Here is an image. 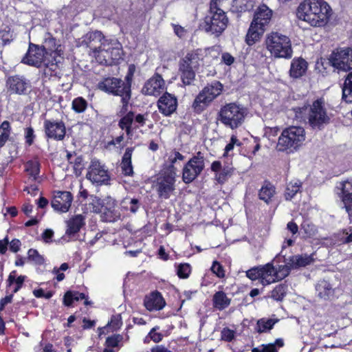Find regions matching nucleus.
Masks as SVG:
<instances>
[{
	"label": "nucleus",
	"instance_id": "473e14b6",
	"mask_svg": "<svg viewBox=\"0 0 352 352\" xmlns=\"http://www.w3.org/2000/svg\"><path fill=\"white\" fill-rule=\"evenodd\" d=\"M212 300L214 307L219 310H222L228 307L231 301L226 294L221 291L217 292L214 294Z\"/></svg>",
	"mask_w": 352,
	"mask_h": 352
},
{
	"label": "nucleus",
	"instance_id": "bb28decb",
	"mask_svg": "<svg viewBox=\"0 0 352 352\" xmlns=\"http://www.w3.org/2000/svg\"><path fill=\"white\" fill-rule=\"evenodd\" d=\"M265 32V28L252 22L245 36V42L248 45H252L260 40Z\"/></svg>",
	"mask_w": 352,
	"mask_h": 352
},
{
	"label": "nucleus",
	"instance_id": "f3484780",
	"mask_svg": "<svg viewBox=\"0 0 352 352\" xmlns=\"http://www.w3.org/2000/svg\"><path fill=\"white\" fill-rule=\"evenodd\" d=\"M315 288L317 296L322 300H331L335 295L336 285L333 279H320L317 282Z\"/></svg>",
	"mask_w": 352,
	"mask_h": 352
},
{
	"label": "nucleus",
	"instance_id": "e2e57ef3",
	"mask_svg": "<svg viewBox=\"0 0 352 352\" xmlns=\"http://www.w3.org/2000/svg\"><path fill=\"white\" fill-rule=\"evenodd\" d=\"M221 58L222 61L227 65H232L234 61V58L229 53H223Z\"/></svg>",
	"mask_w": 352,
	"mask_h": 352
},
{
	"label": "nucleus",
	"instance_id": "de8ad7c7",
	"mask_svg": "<svg viewBox=\"0 0 352 352\" xmlns=\"http://www.w3.org/2000/svg\"><path fill=\"white\" fill-rule=\"evenodd\" d=\"M261 267H255L246 272V276L252 280L261 279Z\"/></svg>",
	"mask_w": 352,
	"mask_h": 352
},
{
	"label": "nucleus",
	"instance_id": "b1692460",
	"mask_svg": "<svg viewBox=\"0 0 352 352\" xmlns=\"http://www.w3.org/2000/svg\"><path fill=\"white\" fill-rule=\"evenodd\" d=\"M272 15V11L267 6L262 5L257 8L252 22L265 28L270 23Z\"/></svg>",
	"mask_w": 352,
	"mask_h": 352
},
{
	"label": "nucleus",
	"instance_id": "0e129e2a",
	"mask_svg": "<svg viewBox=\"0 0 352 352\" xmlns=\"http://www.w3.org/2000/svg\"><path fill=\"white\" fill-rule=\"evenodd\" d=\"M34 131L32 128H28L25 134L26 142L31 145L33 142Z\"/></svg>",
	"mask_w": 352,
	"mask_h": 352
},
{
	"label": "nucleus",
	"instance_id": "72a5a7b5",
	"mask_svg": "<svg viewBox=\"0 0 352 352\" xmlns=\"http://www.w3.org/2000/svg\"><path fill=\"white\" fill-rule=\"evenodd\" d=\"M342 99L346 102H352V72L347 75L344 82L342 87Z\"/></svg>",
	"mask_w": 352,
	"mask_h": 352
},
{
	"label": "nucleus",
	"instance_id": "6e6552de",
	"mask_svg": "<svg viewBox=\"0 0 352 352\" xmlns=\"http://www.w3.org/2000/svg\"><path fill=\"white\" fill-rule=\"evenodd\" d=\"M219 116L223 124L234 129L243 123L245 111L235 103H230L221 109Z\"/></svg>",
	"mask_w": 352,
	"mask_h": 352
},
{
	"label": "nucleus",
	"instance_id": "5701e85b",
	"mask_svg": "<svg viewBox=\"0 0 352 352\" xmlns=\"http://www.w3.org/2000/svg\"><path fill=\"white\" fill-rule=\"evenodd\" d=\"M342 202L349 219L352 218V179L340 183Z\"/></svg>",
	"mask_w": 352,
	"mask_h": 352
},
{
	"label": "nucleus",
	"instance_id": "4c0bfd02",
	"mask_svg": "<svg viewBox=\"0 0 352 352\" xmlns=\"http://www.w3.org/2000/svg\"><path fill=\"white\" fill-rule=\"evenodd\" d=\"M301 183L298 181L290 182L285 190V197L287 200H291L295 195L300 190Z\"/></svg>",
	"mask_w": 352,
	"mask_h": 352
},
{
	"label": "nucleus",
	"instance_id": "79ce46f5",
	"mask_svg": "<svg viewBox=\"0 0 352 352\" xmlns=\"http://www.w3.org/2000/svg\"><path fill=\"white\" fill-rule=\"evenodd\" d=\"M286 264L285 265H280L278 269H276V276L277 278V281L283 279L286 276H287L290 272L291 269H294L288 264V261H285Z\"/></svg>",
	"mask_w": 352,
	"mask_h": 352
},
{
	"label": "nucleus",
	"instance_id": "2f4dec72",
	"mask_svg": "<svg viewBox=\"0 0 352 352\" xmlns=\"http://www.w3.org/2000/svg\"><path fill=\"white\" fill-rule=\"evenodd\" d=\"M133 149L131 148H127L122 157L121 163V168L122 173L125 175L131 176L133 173V166L131 164V155Z\"/></svg>",
	"mask_w": 352,
	"mask_h": 352
},
{
	"label": "nucleus",
	"instance_id": "cd10ccee",
	"mask_svg": "<svg viewBox=\"0 0 352 352\" xmlns=\"http://www.w3.org/2000/svg\"><path fill=\"white\" fill-rule=\"evenodd\" d=\"M261 280L263 285H269L270 283L277 281L276 276V269L272 263H267L261 267Z\"/></svg>",
	"mask_w": 352,
	"mask_h": 352
},
{
	"label": "nucleus",
	"instance_id": "aec40b11",
	"mask_svg": "<svg viewBox=\"0 0 352 352\" xmlns=\"http://www.w3.org/2000/svg\"><path fill=\"white\" fill-rule=\"evenodd\" d=\"M44 127L46 135L56 140H62L65 135V126L63 122L45 120Z\"/></svg>",
	"mask_w": 352,
	"mask_h": 352
},
{
	"label": "nucleus",
	"instance_id": "8fccbe9b",
	"mask_svg": "<svg viewBox=\"0 0 352 352\" xmlns=\"http://www.w3.org/2000/svg\"><path fill=\"white\" fill-rule=\"evenodd\" d=\"M0 38L4 44L9 43L12 41V34L10 32V30L8 27H6L4 30H0Z\"/></svg>",
	"mask_w": 352,
	"mask_h": 352
},
{
	"label": "nucleus",
	"instance_id": "69168bd1",
	"mask_svg": "<svg viewBox=\"0 0 352 352\" xmlns=\"http://www.w3.org/2000/svg\"><path fill=\"white\" fill-rule=\"evenodd\" d=\"M8 243L9 241L7 237L3 240H0V254H3L6 253Z\"/></svg>",
	"mask_w": 352,
	"mask_h": 352
},
{
	"label": "nucleus",
	"instance_id": "49530a36",
	"mask_svg": "<svg viewBox=\"0 0 352 352\" xmlns=\"http://www.w3.org/2000/svg\"><path fill=\"white\" fill-rule=\"evenodd\" d=\"M190 272V266L187 263L180 264L177 268V275L179 278H186Z\"/></svg>",
	"mask_w": 352,
	"mask_h": 352
},
{
	"label": "nucleus",
	"instance_id": "f257e3e1",
	"mask_svg": "<svg viewBox=\"0 0 352 352\" xmlns=\"http://www.w3.org/2000/svg\"><path fill=\"white\" fill-rule=\"evenodd\" d=\"M297 17L313 27H323L329 21L331 8L324 0H305L298 7Z\"/></svg>",
	"mask_w": 352,
	"mask_h": 352
},
{
	"label": "nucleus",
	"instance_id": "c85d7f7f",
	"mask_svg": "<svg viewBox=\"0 0 352 352\" xmlns=\"http://www.w3.org/2000/svg\"><path fill=\"white\" fill-rule=\"evenodd\" d=\"M90 199L91 201L89 203V205L92 206V211L95 213H102L106 216L105 219L107 221H111V218L112 216L111 214L112 212L106 207L104 208L102 201L99 197L94 195H91Z\"/></svg>",
	"mask_w": 352,
	"mask_h": 352
},
{
	"label": "nucleus",
	"instance_id": "a18cd8bd",
	"mask_svg": "<svg viewBox=\"0 0 352 352\" xmlns=\"http://www.w3.org/2000/svg\"><path fill=\"white\" fill-rule=\"evenodd\" d=\"M87 105V101L81 97L74 99L72 102V108L77 113L83 112L86 109Z\"/></svg>",
	"mask_w": 352,
	"mask_h": 352
},
{
	"label": "nucleus",
	"instance_id": "c03bdc74",
	"mask_svg": "<svg viewBox=\"0 0 352 352\" xmlns=\"http://www.w3.org/2000/svg\"><path fill=\"white\" fill-rule=\"evenodd\" d=\"M287 286L285 285H278L272 292V298L276 300H281L286 294Z\"/></svg>",
	"mask_w": 352,
	"mask_h": 352
},
{
	"label": "nucleus",
	"instance_id": "680f3d73",
	"mask_svg": "<svg viewBox=\"0 0 352 352\" xmlns=\"http://www.w3.org/2000/svg\"><path fill=\"white\" fill-rule=\"evenodd\" d=\"M130 207L129 210L135 213L140 207L139 201L137 199H131L129 201Z\"/></svg>",
	"mask_w": 352,
	"mask_h": 352
},
{
	"label": "nucleus",
	"instance_id": "423d86ee",
	"mask_svg": "<svg viewBox=\"0 0 352 352\" xmlns=\"http://www.w3.org/2000/svg\"><path fill=\"white\" fill-rule=\"evenodd\" d=\"M47 44H54V38H46L41 46L30 43L25 56L22 59V63L36 67H41L43 62L46 61L45 55H47V51L53 50L50 46L47 47Z\"/></svg>",
	"mask_w": 352,
	"mask_h": 352
},
{
	"label": "nucleus",
	"instance_id": "58836bf2",
	"mask_svg": "<svg viewBox=\"0 0 352 352\" xmlns=\"http://www.w3.org/2000/svg\"><path fill=\"white\" fill-rule=\"evenodd\" d=\"M274 192V188L271 184H267L262 187V188L260 190L258 194L259 198L268 204L271 198L273 197Z\"/></svg>",
	"mask_w": 352,
	"mask_h": 352
},
{
	"label": "nucleus",
	"instance_id": "6ab92c4d",
	"mask_svg": "<svg viewBox=\"0 0 352 352\" xmlns=\"http://www.w3.org/2000/svg\"><path fill=\"white\" fill-rule=\"evenodd\" d=\"M164 80L159 74H155L144 84L142 93L148 96H157L164 89Z\"/></svg>",
	"mask_w": 352,
	"mask_h": 352
},
{
	"label": "nucleus",
	"instance_id": "4d7b16f0",
	"mask_svg": "<svg viewBox=\"0 0 352 352\" xmlns=\"http://www.w3.org/2000/svg\"><path fill=\"white\" fill-rule=\"evenodd\" d=\"M158 329V327H154L153 328L151 331L148 333V336L151 338V340H153L155 342H159L162 340L163 336L156 332V329Z\"/></svg>",
	"mask_w": 352,
	"mask_h": 352
},
{
	"label": "nucleus",
	"instance_id": "a878e982",
	"mask_svg": "<svg viewBox=\"0 0 352 352\" xmlns=\"http://www.w3.org/2000/svg\"><path fill=\"white\" fill-rule=\"evenodd\" d=\"M307 69V63L302 58H294L291 63L289 76L293 78L302 76Z\"/></svg>",
	"mask_w": 352,
	"mask_h": 352
},
{
	"label": "nucleus",
	"instance_id": "0eeeda50",
	"mask_svg": "<svg viewBox=\"0 0 352 352\" xmlns=\"http://www.w3.org/2000/svg\"><path fill=\"white\" fill-rule=\"evenodd\" d=\"M199 57L195 52H188L179 62V73L185 85H190L195 78V69L199 67Z\"/></svg>",
	"mask_w": 352,
	"mask_h": 352
},
{
	"label": "nucleus",
	"instance_id": "20e7f679",
	"mask_svg": "<svg viewBox=\"0 0 352 352\" xmlns=\"http://www.w3.org/2000/svg\"><path fill=\"white\" fill-rule=\"evenodd\" d=\"M305 140V131L300 126H290L284 129L278 138L277 147L279 151L296 150Z\"/></svg>",
	"mask_w": 352,
	"mask_h": 352
},
{
	"label": "nucleus",
	"instance_id": "c756f323",
	"mask_svg": "<svg viewBox=\"0 0 352 352\" xmlns=\"http://www.w3.org/2000/svg\"><path fill=\"white\" fill-rule=\"evenodd\" d=\"M84 224V217L82 215L78 214L74 216L67 221V229L66 234L69 236L76 234Z\"/></svg>",
	"mask_w": 352,
	"mask_h": 352
},
{
	"label": "nucleus",
	"instance_id": "774afa93",
	"mask_svg": "<svg viewBox=\"0 0 352 352\" xmlns=\"http://www.w3.org/2000/svg\"><path fill=\"white\" fill-rule=\"evenodd\" d=\"M276 347L274 344H269L262 345L261 352H276Z\"/></svg>",
	"mask_w": 352,
	"mask_h": 352
},
{
	"label": "nucleus",
	"instance_id": "1a4fd4ad",
	"mask_svg": "<svg viewBox=\"0 0 352 352\" xmlns=\"http://www.w3.org/2000/svg\"><path fill=\"white\" fill-rule=\"evenodd\" d=\"M223 86L214 81L206 86L197 96L192 108L197 112L202 111L214 98L219 96L222 91Z\"/></svg>",
	"mask_w": 352,
	"mask_h": 352
},
{
	"label": "nucleus",
	"instance_id": "bf43d9fd",
	"mask_svg": "<svg viewBox=\"0 0 352 352\" xmlns=\"http://www.w3.org/2000/svg\"><path fill=\"white\" fill-rule=\"evenodd\" d=\"M10 250L13 252H17L20 250L21 245V241L19 239H14L8 243Z\"/></svg>",
	"mask_w": 352,
	"mask_h": 352
},
{
	"label": "nucleus",
	"instance_id": "7ed1b4c3",
	"mask_svg": "<svg viewBox=\"0 0 352 352\" xmlns=\"http://www.w3.org/2000/svg\"><path fill=\"white\" fill-rule=\"evenodd\" d=\"M265 44L267 49L276 58H290L293 51L288 36L278 32H272L267 35Z\"/></svg>",
	"mask_w": 352,
	"mask_h": 352
},
{
	"label": "nucleus",
	"instance_id": "f704fd0d",
	"mask_svg": "<svg viewBox=\"0 0 352 352\" xmlns=\"http://www.w3.org/2000/svg\"><path fill=\"white\" fill-rule=\"evenodd\" d=\"M133 72L130 68L126 76L124 78V80H121L122 90L126 93L124 95V100H130L131 97V82L133 80Z\"/></svg>",
	"mask_w": 352,
	"mask_h": 352
},
{
	"label": "nucleus",
	"instance_id": "e433bc0d",
	"mask_svg": "<svg viewBox=\"0 0 352 352\" xmlns=\"http://www.w3.org/2000/svg\"><path fill=\"white\" fill-rule=\"evenodd\" d=\"M85 298L83 293L68 291L64 295L63 302L66 306H70L74 300L78 301Z\"/></svg>",
	"mask_w": 352,
	"mask_h": 352
},
{
	"label": "nucleus",
	"instance_id": "f8f14e48",
	"mask_svg": "<svg viewBox=\"0 0 352 352\" xmlns=\"http://www.w3.org/2000/svg\"><path fill=\"white\" fill-rule=\"evenodd\" d=\"M204 159L201 152L192 157L183 168L182 179L186 184L192 182L204 170Z\"/></svg>",
	"mask_w": 352,
	"mask_h": 352
},
{
	"label": "nucleus",
	"instance_id": "37998d69",
	"mask_svg": "<svg viewBox=\"0 0 352 352\" xmlns=\"http://www.w3.org/2000/svg\"><path fill=\"white\" fill-rule=\"evenodd\" d=\"M25 170L28 173V174L34 178V179H36L39 173V164L36 162L30 161L27 162L25 165Z\"/></svg>",
	"mask_w": 352,
	"mask_h": 352
},
{
	"label": "nucleus",
	"instance_id": "a19ab883",
	"mask_svg": "<svg viewBox=\"0 0 352 352\" xmlns=\"http://www.w3.org/2000/svg\"><path fill=\"white\" fill-rule=\"evenodd\" d=\"M28 258L29 261H32L35 265H43L45 259L35 249H30L28 252Z\"/></svg>",
	"mask_w": 352,
	"mask_h": 352
},
{
	"label": "nucleus",
	"instance_id": "603ef678",
	"mask_svg": "<svg viewBox=\"0 0 352 352\" xmlns=\"http://www.w3.org/2000/svg\"><path fill=\"white\" fill-rule=\"evenodd\" d=\"M340 242L341 243H349L352 242V227L343 231L342 235L340 239Z\"/></svg>",
	"mask_w": 352,
	"mask_h": 352
},
{
	"label": "nucleus",
	"instance_id": "4468645a",
	"mask_svg": "<svg viewBox=\"0 0 352 352\" xmlns=\"http://www.w3.org/2000/svg\"><path fill=\"white\" fill-rule=\"evenodd\" d=\"M86 177L93 184L97 185L105 184L109 179L107 170L96 160L91 161Z\"/></svg>",
	"mask_w": 352,
	"mask_h": 352
},
{
	"label": "nucleus",
	"instance_id": "4be33fe9",
	"mask_svg": "<svg viewBox=\"0 0 352 352\" xmlns=\"http://www.w3.org/2000/svg\"><path fill=\"white\" fill-rule=\"evenodd\" d=\"M107 41L100 31H94L87 33L83 40L87 46L93 51L95 58L99 53L101 43Z\"/></svg>",
	"mask_w": 352,
	"mask_h": 352
},
{
	"label": "nucleus",
	"instance_id": "9d476101",
	"mask_svg": "<svg viewBox=\"0 0 352 352\" xmlns=\"http://www.w3.org/2000/svg\"><path fill=\"white\" fill-rule=\"evenodd\" d=\"M122 51L120 43L116 41L109 43L104 41L100 45L99 53L96 58L101 63H111L110 60L116 61L122 58Z\"/></svg>",
	"mask_w": 352,
	"mask_h": 352
},
{
	"label": "nucleus",
	"instance_id": "39448f33",
	"mask_svg": "<svg viewBox=\"0 0 352 352\" xmlns=\"http://www.w3.org/2000/svg\"><path fill=\"white\" fill-rule=\"evenodd\" d=\"M228 22V19L223 10H209L201 26L206 32L218 36L225 30Z\"/></svg>",
	"mask_w": 352,
	"mask_h": 352
},
{
	"label": "nucleus",
	"instance_id": "3c124183",
	"mask_svg": "<svg viewBox=\"0 0 352 352\" xmlns=\"http://www.w3.org/2000/svg\"><path fill=\"white\" fill-rule=\"evenodd\" d=\"M122 340V337L120 335H114L111 337H108L106 340V345L108 347L115 348L118 346V343Z\"/></svg>",
	"mask_w": 352,
	"mask_h": 352
},
{
	"label": "nucleus",
	"instance_id": "ddd939ff",
	"mask_svg": "<svg viewBox=\"0 0 352 352\" xmlns=\"http://www.w3.org/2000/svg\"><path fill=\"white\" fill-rule=\"evenodd\" d=\"M121 79L118 78H107L104 79L102 82L98 84V88L107 92L109 94H111L114 96H118L121 97V101L122 103V111H126L127 110V106L129 100H124L125 99L124 91L122 90V85Z\"/></svg>",
	"mask_w": 352,
	"mask_h": 352
},
{
	"label": "nucleus",
	"instance_id": "c9c22d12",
	"mask_svg": "<svg viewBox=\"0 0 352 352\" xmlns=\"http://www.w3.org/2000/svg\"><path fill=\"white\" fill-rule=\"evenodd\" d=\"M277 322H278V319L261 318L258 320L256 323L257 331L258 333H263L266 331L270 330Z\"/></svg>",
	"mask_w": 352,
	"mask_h": 352
},
{
	"label": "nucleus",
	"instance_id": "5fc2aeb1",
	"mask_svg": "<svg viewBox=\"0 0 352 352\" xmlns=\"http://www.w3.org/2000/svg\"><path fill=\"white\" fill-rule=\"evenodd\" d=\"M211 270L219 278H223L225 276L222 266L217 261L213 263Z\"/></svg>",
	"mask_w": 352,
	"mask_h": 352
},
{
	"label": "nucleus",
	"instance_id": "338daca9",
	"mask_svg": "<svg viewBox=\"0 0 352 352\" xmlns=\"http://www.w3.org/2000/svg\"><path fill=\"white\" fill-rule=\"evenodd\" d=\"M12 296L13 295L10 294V296H7L0 300V311H2L7 304L11 302Z\"/></svg>",
	"mask_w": 352,
	"mask_h": 352
},
{
	"label": "nucleus",
	"instance_id": "a211bd4d",
	"mask_svg": "<svg viewBox=\"0 0 352 352\" xmlns=\"http://www.w3.org/2000/svg\"><path fill=\"white\" fill-rule=\"evenodd\" d=\"M7 87L12 94L26 95L30 91V83L23 76H14L8 78Z\"/></svg>",
	"mask_w": 352,
	"mask_h": 352
},
{
	"label": "nucleus",
	"instance_id": "052dcab7",
	"mask_svg": "<svg viewBox=\"0 0 352 352\" xmlns=\"http://www.w3.org/2000/svg\"><path fill=\"white\" fill-rule=\"evenodd\" d=\"M53 236V230L51 229H46L42 234V238L45 243H50Z\"/></svg>",
	"mask_w": 352,
	"mask_h": 352
},
{
	"label": "nucleus",
	"instance_id": "864d4df0",
	"mask_svg": "<svg viewBox=\"0 0 352 352\" xmlns=\"http://www.w3.org/2000/svg\"><path fill=\"white\" fill-rule=\"evenodd\" d=\"M234 331L228 328H223L221 331V340L230 342L234 338Z\"/></svg>",
	"mask_w": 352,
	"mask_h": 352
},
{
	"label": "nucleus",
	"instance_id": "13d9d810",
	"mask_svg": "<svg viewBox=\"0 0 352 352\" xmlns=\"http://www.w3.org/2000/svg\"><path fill=\"white\" fill-rule=\"evenodd\" d=\"M302 228L306 234H307L309 236H314L316 233V228L314 225H310L309 223H304L302 224Z\"/></svg>",
	"mask_w": 352,
	"mask_h": 352
},
{
	"label": "nucleus",
	"instance_id": "09e8293b",
	"mask_svg": "<svg viewBox=\"0 0 352 352\" xmlns=\"http://www.w3.org/2000/svg\"><path fill=\"white\" fill-rule=\"evenodd\" d=\"M233 172V168L230 166H224L221 170L219 176V182H224L227 178L232 175Z\"/></svg>",
	"mask_w": 352,
	"mask_h": 352
},
{
	"label": "nucleus",
	"instance_id": "f03ea898",
	"mask_svg": "<svg viewBox=\"0 0 352 352\" xmlns=\"http://www.w3.org/2000/svg\"><path fill=\"white\" fill-rule=\"evenodd\" d=\"M295 110L296 113L300 114L297 116L298 118L307 116L309 124L313 129L321 130L330 120L321 100H316L311 106L298 107Z\"/></svg>",
	"mask_w": 352,
	"mask_h": 352
},
{
	"label": "nucleus",
	"instance_id": "dca6fc26",
	"mask_svg": "<svg viewBox=\"0 0 352 352\" xmlns=\"http://www.w3.org/2000/svg\"><path fill=\"white\" fill-rule=\"evenodd\" d=\"M72 200L73 197L71 192L58 191L54 195L51 206L56 212H66L70 208Z\"/></svg>",
	"mask_w": 352,
	"mask_h": 352
},
{
	"label": "nucleus",
	"instance_id": "ea45409f",
	"mask_svg": "<svg viewBox=\"0 0 352 352\" xmlns=\"http://www.w3.org/2000/svg\"><path fill=\"white\" fill-rule=\"evenodd\" d=\"M133 113L129 112L125 116L122 118L119 122V126L122 129H125L129 134L131 131V124L133 121Z\"/></svg>",
	"mask_w": 352,
	"mask_h": 352
},
{
	"label": "nucleus",
	"instance_id": "9b49d317",
	"mask_svg": "<svg viewBox=\"0 0 352 352\" xmlns=\"http://www.w3.org/2000/svg\"><path fill=\"white\" fill-rule=\"evenodd\" d=\"M329 60L332 66L338 70L346 72L352 69V50L336 49L332 52Z\"/></svg>",
	"mask_w": 352,
	"mask_h": 352
},
{
	"label": "nucleus",
	"instance_id": "2eb2a0df",
	"mask_svg": "<svg viewBox=\"0 0 352 352\" xmlns=\"http://www.w3.org/2000/svg\"><path fill=\"white\" fill-rule=\"evenodd\" d=\"M175 172L165 173L163 177L159 178L157 184L158 195L161 198L168 199L175 190Z\"/></svg>",
	"mask_w": 352,
	"mask_h": 352
},
{
	"label": "nucleus",
	"instance_id": "7c9ffc66",
	"mask_svg": "<svg viewBox=\"0 0 352 352\" xmlns=\"http://www.w3.org/2000/svg\"><path fill=\"white\" fill-rule=\"evenodd\" d=\"M311 256L307 254L304 255H295L291 256L288 259V264L293 268H298L300 267H305L313 261Z\"/></svg>",
	"mask_w": 352,
	"mask_h": 352
},
{
	"label": "nucleus",
	"instance_id": "412c9836",
	"mask_svg": "<svg viewBox=\"0 0 352 352\" xmlns=\"http://www.w3.org/2000/svg\"><path fill=\"white\" fill-rule=\"evenodd\" d=\"M157 106L164 115L170 116L177 109V100L175 96L166 92L158 100Z\"/></svg>",
	"mask_w": 352,
	"mask_h": 352
},
{
	"label": "nucleus",
	"instance_id": "6e6d98bb",
	"mask_svg": "<svg viewBox=\"0 0 352 352\" xmlns=\"http://www.w3.org/2000/svg\"><path fill=\"white\" fill-rule=\"evenodd\" d=\"M43 65H45V69L44 70V73L45 74H48V75H50L52 76V74L50 73L49 74V72H56V70L58 68V65H57V63H54L53 62H50L49 60H46L45 62H43Z\"/></svg>",
	"mask_w": 352,
	"mask_h": 352
},
{
	"label": "nucleus",
	"instance_id": "393cba45",
	"mask_svg": "<svg viewBox=\"0 0 352 352\" xmlns=\"http://www.w3.org/2000/svg\"><path fill=\"white\" fill-rule=\"evenodd\" d=\"M144 306L149 311L160 310L165 306V301L160 292L151 293L144 299Z\"/></svg>",
	"mask_w": 352,
	"mask_h": 352
}]
</instances>
